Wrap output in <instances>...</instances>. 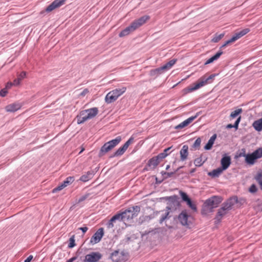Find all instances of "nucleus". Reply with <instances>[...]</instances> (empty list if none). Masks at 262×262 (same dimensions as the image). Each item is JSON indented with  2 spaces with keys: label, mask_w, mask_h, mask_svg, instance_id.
<instances>
[{
  "label": "nucleus",
  "mask_w": 262,
  "mask_h": 262,
  "mask_svg": "<svg viewBox=\"0 0 262 262\" xmlns=\"http://www.w3.org/2000/svg\"><path fill=\"white\" fill-rule=\"evenodd\" d=\"M140 211V208L138 206L130 207L124 211L113 216L109 221L107 227L108 228H117L118 225L119 226L125 225V227L121 226V228L123 229L130 225L133 219L138 215Z\"/></svg>",
  "instance_id": "nucleus-1"
},
{
  "label": "nucleus",
  "mask_w": 262,
  "mask_h": 262,
  "mask_svg": "<svg viewBox=\"0 0 262 262\" xmlns=\"http://www.w3.org/2000/svg\"><path fill=\"white\" fill-rule=\"evenodd\" d=\"M150 17L148 15H144L139 18L133 21L130 25L123 30L119 34L120 37H122L129 35L141 26L145 24L149 19Z\"/></svg>",
  "instance_id": "nucleus-2"
},
{
  "label": "nucleus",
  "mask_w": 262,
  "mask_h": 262,
  "mask_svg": "<svg viewBox=\"0 0 262 262\" xmlns=\"http://www.w3.org/2000/svg\"><path fill=\"white\" fill-rule=\"evenodd\" d=\"M216 76L215 74H211L208 77H206V75H204L199 79L198 81L194 83L193 85H190L187 88L185 89L184 91L185 93H190L192 91H195L204 85L210 83L212 82L213 79Z\"/></svg>",
  "instance_id": "nucleus-3"
},
{
  "label": "nucleus",
  "mask_w": 262,
  "mask_h": 262,
  "mask_svg": "<svg viewBox=\"0 0 262 262\" xmlns=\"http://www.w3.org/2000/svg\"><path fill=\"white\" fill-rule=\"evenodd\" d=\"M98 113L97 107H93L80 112L77 116V123L82 124L89 119L95 117Z\"/></svg>",
  "instance_id": "nucleus-4"
},
{
  "label": "nucleus",
  "mask_w": 262,
  "mask_h": 262,
  "mask_svg": "<svg viewBox=\"0 0 262 262\" xmlns=\"http://www.w3.org/2000/svg\"><path fill=\"white\" fill-rule=\"evenodd\" d=\"M234 205V202L232 199L228 200L225 202L223 206L218 210L217 214L214 218V223L217 224L220 223L223 217L228 213L232 206Z\"/></svg>",
  "instance_id": "nucleus-5"
},
{
  "label": "nucleus",
  "mask_w": 262,
  "mask_h": 262,
  "mask_svg": "<svg viewBox=\"0 0 262 262\" xmlns=\"http://www.w3.org/2000/svg\"><path fill=\"white\" fill-rule=\"evenodd\" d=\"M126 91V88L123 86L110 91L106 94L105 97V102L107 104L114 102L119 98V97L124 94Z\"/></svg>",
  "instance_id": "nucleus-6"
},
{
  "label": "nucleus",
  "mask_w": 262,
  "mask_h": 262,
  "mask_svg": "<svg viewBox=\"0 0 262 262\" xmlns=\"http://www.w3.org/2000/svg\"><path fill=\"white\" fill-rule=\"evenodd\" d=\"M140 236H141V233L139 232L136 233H130L127 234L125 238L122 240L121 243L132 247L136 246L139 245Z\"/></svg>",
  "instance_id": "nucleus-7"
},
{
  "label": "nucleus",
  "mask_w": 262,
  "mask_h": 262,
  "mask_svg": "<svg viewBox=\"0 0 262 262\" xmlns=\"http://www.w3.org/2000/svg\"><path fill=\"white\" fill-rule=\"evenodd\" d=\"M262 158V147H259L251 154H248L245 159V162L249 165H254L257 160Z\"/></svg>",
  "instance_id": "nucleus-8"
},
{
  "label": "nucleus",
  "mask_w": 262,
  "mask_h": 262,
  "mask_svg": "<svg viewBox=\"0 0 262 262\" xmlns=\"http://www.w3.org/2000/svg\"><path fill=\"white\" fill-rule=\"evenodd\" d=\"M121 141L120 136L117 137L115 139L112 140L105 143L101 148L99 155L103 156L106 152L111 150L117 146Z\"/></svg>",
  "instance_id": "nucleus-9"
},
{
  "label": "nucleus",
  "mask_w": 262,
  "mask_h": 262,
  "mask_svg": "<svg viewBox=\"0 0 262 262\" xmlns=\"http://www.w3.org/2000/svg\"><path fill=\"white\" fill-rule=\"evenodd\" d=\"M171 201L169 203V206L166 207V211L161 216L160 222L162 223L168 217L170 210H176L177 207L180 206V203L178 200V198L176 196H174L170 198Z\"/></svg>",
  "instance_id": "nucleus-10"
},
{
  "label": "nucleus",
  "mask_w": 262,
  "mask_h": 262,
  "mask_svg": "<svg viewBox=\"0 0 262 262\" xmlns=\"http://www.w3.org/2000/svg\"><path fill=\"white\" fill-rule=\"evenodd\" d=\"M160 232H156L155 230H149L145 233L141 234V237L144 241H149L151 243H155L159 240Z\"/></svg>",
  "instance_id": "nucleus-11"
},
{
  "label": "nucleus",
  "mask_w": 262,
  "mask_h": 262,
  "mask_svg": "<svg viewBox=\"0 0 262 262\" xmlns=\"http://www.w3.org/2000/svg\"><path fill=\"white\" fill-rule=\"evenodd\" d=\"M249 32H250V29L249 28H245V29L241 30V31H239L238 32H236L232 37V38L226 41L225 42V43L223 44L221 47V49L224 48L226 46H227V45H229V44H230L231 43L234 42V41H235L237 39H239L240 38H241L242 37H243V36H244L245 35H246V34H247Z\"/></svg>",
  "instance_id": "nucleus-12"
},
{
  "label": "nucleus",
  "mask_w": 262,
  "mask_h": 262,
  "mask_svg": "<svg viewBox=\"0 0 262 262\" xmlns=\"http://www.w3.org/2000/svg\"><path fill=\"white\" fill-rule=\"evenodd\" d=\"M176 62L177 59H172L161 67L152 70L151 72L154 74H161L163 71H167L171 69Z\"/></svg>",
  "instance_id": "nucleus-13"
},
{
  "label": "nucleus",
  "mask_w": 262,
  "mask_h": 262,
  "mask_svg": "<svg viewBox=\"0 0 262 262\" xmlns=\"http://www.w3.org/2000/svg\"><path fill=\"white\" fill-rule=\"evenodd\" d=\"M134 141V138L131 137L124 145L119 147L114 154V156L118 157L122 155L125 151L127 150L128 146L132 144Z\"/></svg>",
  "instance_id": "nucleus-14"
},
{
  "label": "nucleus",
  "mask_w": 262,
  "mask_h": 262,
  "mask_svg": "<svg viewBox=\"0 0 262 262\" xmlns=\"http://www.w3.org/2000/svg\"><path fill=\"white\" fill-rule=\"evenodd\" d=\"M102 257V255L99 252H93L85 256L84 262H97Z\"/></svg>",
  "instance_id": "nucleus-15"
},
{
  "label": "nucleus",
  "mask_w": 262,
  "mask_h": 262,
  "mask_svg": "<svg viewBox=\"0 0 262 262\" xmlns=\"http://www.w3.org/2000/svg\"><path fill=\"white\" fill-rule=\"evenodd\" d=\"M222 199L221 197L217 196H213L210 198L207 199L205 202L208 204V205L214 209L218 206V205L222 202Z\"/></svg>",
  "instance_id": "nucleus-16"
},
{
  "label": "nucleus",
  "mask_w": 262,
  "mask_h": 262,
  "mask_svg": "<svg viewBox=\"0 0 262 262\" xmlns=\"http://www.w3.org/2000/svg\"><path fill=\"white\" fill-rule=\"evenodd\" d=\"M66 2V0H55L47 7L46 11L47 12H51L63 5Z\"/></svg>",
  "instance_id": "nucleus-17"
},
{
  "label": "nucleus",
  "mask_w": 262,
  "mask_h": 262,
  "mask_svg": "<svg viewBox=\"0 0 262 262\" xmlns=\"http://www.w3.org/2000/svg\"><path fill=\"white\" fill-rule=\"evenodd\" d=\"M74 181V178L73 177H69L67 178V179L60 185L54 188L52 192L55 193L63 189L64 188L73 183Z\"/></svg>",
  "instance_id": "nucleus-18"
},
{
  "label": "nucleus",
  "mask_w": 262,
  "mask_h": 262,
  "mask_svg": "<svg viewBox=\"0 0 262 262\" xmlns=\"http://www.w3.org/2000/svg\"><path fill=\"white\" fill-rule=\"evenodd\" d=\"M125 254L123 251L115 250L111 253L110 257L114 262H120L124 260Z\"/></svg>",
  "instance_id": "nucleus-19"
},
{
  "label": "nucleus",
  "mask_w": 262,
  "mask_h": 262,
  "mask_svg": "<svg viewBox=\"0 0 262 262\" xmlns=\"http://www.w3.org/2000/svg\"><path fill=\"white\" fill-rule=\"evenodd\" d=\"M104 235L103 230H97L91 238V243L95 244L99 242Z\"/></svg>",
  "instance_id": "nucleus-20"
},
{
  "label": "nucleus",
  "mask_w": 262,
  "mask_h": 262,
  "mask_svg": "<svg viewBox=\"0 0 262 262\" xmlns=\"http://www.w3.org/2000/svg\"><path fill=\"white\" fill-rule=\"evenodd\" d=\"M198 115H196L194 116H191L186 120H184L183 122H181L178 125H177L174 128L176 129H181L185 127L188 126L190 123H191L195 118H196Z\"/></svg>",
  "instance_id": "nucleus-21"
},
{
  "label": "nucleus",
  "mask_w": 262,
  "mask_h": 262,
  "mask_svg": "<svg viewBox=\"0 0 262 262\" xmlns=\"http://www.w3.org/2000/svg\"><path fill=\"white\" fill-rule=\"evenodd\" d=\"M188 219V215L186 210L183 211L178 216L179 222L184 226L189 225Z\"/></svg>",
  "instance_id": "nucleus-22"
},
{
  "label": "nucleus",
  "mask_w": 262,
  "mask_h": 262,
  "mask_svg": "<svg viewBox=\"0 0 262 262\" xmlns=\"http://www.w3.org/2000/svg\"><path fill=\"white\" fill-rule=\"evenodd\" d=\"M221 168L224 170H226L231 164V158L230 156H225L221 160Z\"/></svg>",
  "instance_id": "nucleus-23"
},
{
  "label": "nucleus",
  "mask_w": 262,
  "mask_h": 262,
  "mask_svg": "<svg viewBox=\"0 0 262 262\" xmlns=\"http://www.w3.org/2000/svg\"><path fill=\"white\" fill-rule=\"evenodd\" d=\"M21 107L20 104L18 103H14L7 105L5 107V110L8 112H14L18 110Z\"/></svg>",
  "instance_id": "nucleus-24"
},
{
  "label": "nucleus",
  "mask_w": 262,
  "mask_h": 262,
  "mask_svg": "<svg viewBox=\"0 0 262 262\" xmlns=\"http://www.w3.org/2000/svg\"><path fill=\"white\" fill-rule=\"evenodd\" d=\"M180 154L181 160L182 161H185L188 156V146L186 145H183L180 151Z\"/></svg>",
  "instance_id": "nucleus-25"
},
{
  "label": "nucleus",
  "mask_w": 262,
  "mask_h": 262,
  "mask_svg": "<svg viewBox=\"0 0 262 262\" xmlns=\"http://www.w3.org/2000/svg\"><path fill=\"white\" fill-rule=\"evenodd\" d=\"M213 211V209H212V208L211 207H210L208 204H207L205 202V203H204L203 206H202V210H201V213L203 215H208L209 214V213L212 212Z\"/></svg>",
  "instance_id": "nucleus-26"
},
{
  "label": "nucleus",
  "mask_w": 262,
  "mask_h": 262,
  "mask_svg": "<svg viewBox=\"0 0 262 262\" xmlns=\"http://www.w3.org/2000/svg\"><path fill=\"white\" fill-rule=\"evenodd\" d=\"M223 52L221 51H219L217 52L214 56L208 59L205 62V65L208 64L209 63H211L213 62L214 61L217 60L220 58V57L222 55Z\"/></svg>",
  "instance_id": "nucleus-27"
},
{
  "label": "nucleus",
  "mask_w": 262,
  "mask_h": 262,
  "mask_svg": "<svg viewBox=\"0 0 262 262\" xmlns=\"http://www.w3.org/2000/svg\"><path fill=\"white\" fill-rule=\"evenodd\" d=\"M26 76V72H21L18 75V77L14 79L13 80V84L14 85H18L21 81L24 79Z\"/></svg>",
  "instance_id": "nucleus-28"
},
{
  "label": "nucleus",
  "mask_w": 262,
  "mask_h": 262,
  "mask_svg": "<svg viewBox=\"0 0 262 262\" xmlns=\"http://www.w3.org/2000/svg\"><path fill=\"white\" fill-rule=\"evenodd\" d=\"M216 138V135L214 134L209 140L208 143L206 144V145L205 146L204 148L206 150H209L210 149L213 144H214V141Z\"/></svg>",
  "instance_id": "nucleus-29"
},
{
  "label": "nucleus",
  "mask_w": 262,
  "mask_h": 262,
  "mask_svg": "<svg viewBox=\"0 0 262 262\" xmlns=\"http://www.w3.org/2000/svg\"><path fill=\"white\" fill-rule=\"evenodd\" d=\"M253 126L257 131H261L262 130V118L255 121L253 123Z\"/></svg>",
  "instance_id": "nucleus-30"
},
{
  "label": "nucleus",
  "mask_w": 262,
  "mask_h": 262,
  "mask_svg": "<svg viewBox=\"0 0 262 262\" xmlns=\"http://www.w3.org/2000/svg\"><path fill=\"white\" fill-rule=\"evenodd\" d=\"M160 161L156 156L152 158L148 161V165L149 166H153V167H156L160 163Z\"/></svg>",
  "instance_id": "nucleus-31"
},
{
  "label": "nucleus",
  "mask_w": 262,
  "mask_h": 262,
  "mask_svg": "<svg viewBox=\"0 0 262 262\" xmlns=\"http://www.w3.org/2000/svg\"><path fill=\"white\" fill-rule=\"evenodd\" d=\"M224 171L221 167H219L213 170L211 172L209 173V175L213 177H219Z\"/></svg>",
  "instance_id": "nucleus-32"
},
{
  "label": "nucleus",
  "mask_w": 262,
  "mask_h": 262,
  "mask_svg": "<svg viewBox=\"0 0 262 262\" xmlns=\"http://www.w3.org/2000/svg\"><path fill=\"white\" fill-rule=\"evenodd\" d=\"M92 173L91 171H88L85 174L82 175L80 178V180L85 182L88 181L89 180L92 178Z\"/></svg>",
  "instance_id": "nucleus-33"
},
{
  "label": "nucleus",
  "mask_w": 262,
  "mask_h": 262,
  "mask_svg": "<svg viewBox=\"0 0 262 262\" xmlns=\"http://www.w3.org/2000/svg\"><path fill=\"white\" fill-rule=\"evenodd\" d=\"M254 179L259 184L260 189L262 190V172H258L254 177Z\"/></svg>",
  "instance_id": "nucleus-34"
},
{
  "label": "nucleus",
  "mask_w": 262,
  "mask_h": 262,
  "mask_svg": "<svg viewBox=\"0 0 262 262\" xmlns=\"http://www.w3.org/2000/svg\"><path fill=\"white\" fill-rule=\"evenodd\" d=\"M241 116H239L238 117L236 121L235 122L234 125H232L231 124H229L227 125L226 128H231L232 127H234L236 129L238 128V124L241 121Z\"/></svg>",
  "instance_id": "nucleus-35"
},
{
  "label": "nucleus",
  "mask_w": 262,
  "mask_h": 262,
  "mask_svg": "<svg viewBox=\"0 0 262 262\" xmlns=\"http://www.w3.org/2000/svg\"><path fill=\"white\" fill-rule=\"evenodd\" d=\"M242 112V108H238L235 111L232 112L230 114V117L232 118H234L236 117L239 114H240Z\"/></svg>",
  "instance_id": "nucleus-36"
},
{
  "label": "nucleus",
  "mask_w": 262,
  "mask_h": 262,
  "mask_svg": "<svg viewBox=\"0 0 262 262\" xmlns=\"http://www.w3.org/2000/svg\"><path fill=\"white\" fill-rule=\"evenodd\" d=\"M224 35H225L224 33H222L219 35L216 34L212 40L213 42H217L219 40H220L224 36Z\"/></svg>",
  "instance_id": "nucleus-37"
},
{
  "label": "nucleus",
  "mask_w": 262,
  "mask_h": 262,
  "mask_svg": "<svg viewBox=\"0 0 262 262\" xmlns=\"http://www.w3.org/2000/svg\"><path fill=\"white\" fill-rule=\"evenodd\" d=\"M204 163L201 157L195 159L194 161V164L196 166H201Z\"/></svg>",
  "instance_id": "nucleus-38"
},
{
  "label": "nucleus",
  "mask_w": 262,
  "mask_h": 262,
  "mask_svg": "<svg viewBox=\"0 0 262 262\" xmlns=\"http://www.w3.org/2000/svg\"><path fill=\"white\" fill-rule=\"evenodd\" d=\"M180 194L181 196L182 200L186 202H187L188 200L190 199L186 193L182 191H180Z\"/></svg>",
  "instance_id": "nucleus-39"
},
{
  "label": "nucleus",
  "mask_w": 262,
  "mask_h": 262,
  "mask_svg": "<svg viewBox=\"0 0 262 262\" xmlns=\"http://www.w3.org/2000/svg\"><path fill=\"white\" fill-rule=\"evenodd\" d=\"M74 237H75L74 235H72L69 239L70 243H69L68 247L70 248H72L75 246Z\"/></svg>",
  "instance_id": "nucleus-40"
},
{
  "label": "nucleus",
  "mask_w": 262,
  "mask_h": 262,
  "mask_svg": "<svg viewBox=\"0 0 262 262\" xmlns=\"http://www.w3.org/2000/svg\"><path fill=\"white\" fill-rule=\"evenodd\" d=\"M258 188L255 184H252L249 188V191L251 193H255L257 191Z\"/></svg>",
  "instance_id": "nucleus-41"
},
{
  "label": "nucleus",
  "mask_w": 262,
  "mask_h": 262,
  "mask_svg": "<svg viewBox=\"0 0 262 262\" xmlns=\"http://www.w3.org/2000/svg\"><path fill=\"white\" fill-rule=\"evenodd\" d=\"M201 143V139L200 138H198L193 143V147L195 148H199L200 146Z\"/></svg>",
  "instance_id": "nucleus-42"
},
{
  "label": "nucleus",
  "mask_w": 262,
  "mask_h": 262,
  "mask_svg": "<svg viewBox=\"0 0 262 262\" xmlns=\"http://www.w3.org/2000/svg\"><path fill=\"white\" fill-rule=\"evenodd\" d=\"M186 203H187V204L189 206V207L190 208H191V209L192 210H193L194 211L196 210V205L192 203L190 199L189 200H188Z\"/></svg>",
  "instance_id": "nucleus-43"
},
{
  "label": "nucleus",
  "mask_w": 262,
  "mask_h": 262,
  "mask_svg": "<svg viewBox=\"0 0 262 262\" xmlns=\"http://www.w3.org/2000/svg\"><path fill=\"white\" fill-rule=\"evenodd\" d=\"M156 157L159 160V161H161L162 159L165 158L167 156H166V154H165V153L161 152Z\"/></svg>",
  "instance_id": "nucleus-44"
},
{
  "label": "nucleus",
  "mask_w": 262,
  "mask_h": 262,
  "mask_svg": "<svg viewBox=\"0 0 262 262\" xmlns=\"http://www.w3.org/2000/svg\"><path fill=\"white\" fill-rule=\"evenodd\" d=\"M8 93L6 89H3L0 91V96L5 97Z\"/></svg>",
  "instance_id": "nucleus-45"
},
{
  "label": "nucleus",
  "mask_w": 262,
  "mask_h": 262,
  "mask_svg": "<svg viewBox=\"0 0 262 262\" xmlns=\"http://www.w3.org/2000/svg\"><path fill=\"white\" fill-rule=\"evenodd\" d=\"M89 93V90L88 89H85L83 91L79 94L80 97H84Z\"/></svg>",
  "instance_id": "nucleus-46"
},
{
  "label": "nucleus",
  "mask_w": 262,
  "mask_h": 262,
  "mask_svg": "<svg viewBox=\"0 0 262 262\" xmlns=\"http://www.w3.org/2000/svg\"><path fill=\"white\" fill-rule=\"evenodd\" d=\"M13 85H14L13 84V82H8L7 83L5 89H6V90H7L8 89H10Z\"/></svg>",
  "instance_id": "nucleus-47"
},
{
  "label": "nucleus",
  "mask_w": 262,
  "mask_h": 262,
  "mask_svg": "<svg viewBox=\"0 0 262 262\" xmlns=\"http://www.w3.org/2000/svg\"><path fill=\"white\" fill-rule=\"evenodd\" d=\"M32 259L33 256L30 255L25 260L24 262H30Z\"/></svg>",
  "instance_id": "nucleus-48"
},
{
  "label": "nucleus",
  "mask_w": 262,
  "mask_h": 262,
  "mask_svg": "<svg viewBox=\"0 0 262 262\" xmlns=\"http://www.w3.org/2000/svg\"><path fill=\"white\" fill-rule=\"evenodd\" d=\"M170 148H171V147H168V148L165 149L163 152L165 153V154H166V156H167L169 155V153H168V151L170 150Z\"/></svg>",
  "instance_id": "nucleus-49"
},
{
  "label": "nucleus",
  "mask_w": 262,
  "mask_h": 262,
  "mask_svg": "<svg viewBox=\"0 0 262 262\" xmlns=\"http://www.w3.org/2000/svg\"><path fill=\"white\" fill-rule=\"evenodd\" d=\"M247 155V154H245V152H244L240 153L239 155V157H245V159H246V157Z\"/></svg>",
  "instance_id": "nucleus-50"
},
{
  "label": "nucleus",
  "mask_w": 262,
  "mask_h": 262,
  "mask_svg": "<svg viewBox=\"0 0 262 262\" xmlns=\"http://www.w3.org/2000/svg\"><path fill=\"white\" fill-rule=\"evenodd\" d=\"M76 259V257H73L70 259H69L67 262H73L75 259Z\"/></svg>",
  "instance_id": "nucleus-51"
},
{
  "label": "nucleus",
  "mask_w": 262,
  "mask_h": 262,
  "mask_svg": "<svg viewBox=\"0 0 262 262\" xmlns=\"http://www.w3.org/2000/svg\"><path fill=\"white\" fill-rule=\"evenodd\" d=\"M86 197L85 196H82V198H81L79 200V202H81V201H82L83 200H84L85 199Z\"/></svg>",
  "instance_id": "nucleus-52"
},
{
  "label": "nucleus",
  "mask_w": 262,
  "mask_h": 262,
  "mask_svg": "<svg viewBox=\"0 0 262 262\" xmlns=\"http://www.w3.org/2000/svg\"><path fill=\"white\" fill-rule=\"evenodd\" d=\"M78 229H80V230H82V229H88V228L87 227H80V228H79Z\"/></svg>",
  "instance_id": "nucleus-53"
},
{
  "label": "nucleus",
  "mask_w": 262,
  "mask_h": 262,
  "mask_svg": "<svg viewBox=\"0 0 262 262\" xmlns=\"http://www.w3.org/2000/svg\"><path fill=\"white\" fill-rule=\"evenodd\" d=\"M173 172H171V173H167V175L169 177H170L171 176H172L173 174Z\"/></svg>",
  "instance_id": "nucleus-54"
},
{
  "label": "nucleus",
  "mask_w": 262,
  "mask_h": 262,
  "mask_svg": "<svg viewBox=\"0 0 262 262\" xmlns=\"http://www.w3.org/2000/svg\"><path fill=\"white\" fill-rule=\"evenodd\" d=\"M82 231L83 234H84L87 230H82Z\"/></svg>",
  "instance_id": "nucleus-55"
},
{
  "label": "nucleus",
  "mask_w": 262,
  "mask_h": 262,
  "mask_svg": "<svg viewBox=\"0 0 262 262\" xmlns=\"http://www.w3.org/2000/svg\"><path fill=\"white\" fill-rule=\"evenodd\" d=\"M84 150V148L81 149V150L80 151L79 154L81 153Z\"/></svg>",
  "instance_id": "nucleus-56"
},
{
  "label": "nucleus",
  "mask_w": 262,
  "mask_h": 262,
  "mask_svg": "<svg viewBox=\"0 0 262 262\" xmlns=\"http://www.w3.org/2000/svg\"><path fill=\"white\" fill-rule=\"evenodd\" d=\"M169 167H170V166H169V165H167V166H166V169H168Z\"/></svg>",
  "instance_id": "nucleus-57"
}]
</instances>
